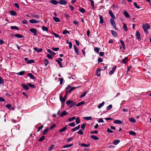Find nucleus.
<instances>
[{"label": "nucleus", "mask_w": 151, "mask_h": 151, "mask_svg": "<svg viewBox=\"0 0 151 151\" xmlns=\"http://www.w3.org/2000/svg\"><path fill=\"white\" fill-rule=\"evenodd\" d=\"M109 14L112 18V19H116L112 11L111 10H109Z\"/></svg>", "instance_id": "obj_8"}, {"label": "nucleus", "mask_w": 151, "mask_h": 151, "mask_svg": "<svg viewBox=\"0 0 151 151\" xmlns=\"http://www.w3.org/2000/svg\"><path fill=\"white\" fill-rule=\"evenodd\" d=\"M52 34L56 37H59L60 39L61 38V37L58 35L56 33L53 32Z\"/></svg>", "instance_id": "obj_43"}, {"label": "nucleus", "mask_w": 151, "mask_h": 151, "mask_svg": "<svg viewBox=\"0 0 151 151\" xmlns=\"http://www.w3.org/2000/svg\"><path fill=\"white\" fill-rule=\"evenodd\" d=\"M92 117L91 116L85 117L83 118L84 120H91L92 119Z\"/></svg>", "instance_id": "obj_38"}, {"label": "nucleus", "mask_w": 151, "mask_h": 151, "mask_svg": "<svg viewBox=\"0 0 151 151\" xmlns=\"http://www.w3.org/2000/svg\"><path fill=\"white\" fill-rule=\"evenodd\" d=\"M42 29L43 31H48V28L47 27H45L44 26H43L42 27Z\"/></svg>", "instance_id": "obj_45"}, {"label": "nucleus", "mask_w": 151, "mask_h": 151, "mask_svg": "<svg viewBox=\"0 0 151 151\" xmlns=\"http://www.w3.org/2000/svg\"><path fill=\"white\" fill-rule=\"evenodd\" d=\"M48 130L49 129L48 128H47L44 130L42 134L43 135L45 134L47 132Z\"/></svg>", "instance_id": "obj_49"}, {"label": "nucleus", "mask_w": 151, "mask_h": 151, "mask_svg": "<svg viewBox=\"0 0 151 151\" xmlns=\"http://www.w3.org/2000/svg\"><path fill=\"white\" fill-rule=\"evenodd\" d=\"M111 32L113 37H116L117 36V33L116 32L113 30H112L111 31Z\"/></svg>", "instance_id": "obj_19"}, {"label": "nucleus", "mask_w": 151, "mask_h": 151, "mask_svg": "<svg viewBox=\"0 0 151 151\" xmlns=\"http://www.w3.org/2000/svg\"><path fill=\"white\" fill-rule=\"evenodd\" d=\"M112 107V106L111 104H110L106 107L107 110H109L111 109Z\"/></svg>", "instance_id": "obj_61"}, {"label": "nucleus", "mask_w": 151, "mask_h": 151, "mask_svg": "<svg viewBox=\"0 0 151 151\" xmlns=\"http://www.w3.org/2000/svg\"><path fill=\"white\" fill-rule=\"evenodd\" d=\"M129 134L132 136H135L136 135V133L132 131H130L129 132Z\"/></svg>", "instance_id": "obj_35"}, {"label": "nucleus", "mask_w": 151, "mask_h": 151, "mask_svg": "<svg viewBox=\"0 0 151 151\" xmlns=\"http://www.w3.org/2000/svg\"><path fill=\"white\" fill-rule=\"evenodd\" d=\"M120 142L119 140L116 139L114 140L113 142V144L115 145H116Z\"/></svg>", "instance_id": "obj_36"}, {"label": "nucleus", "mask_w": 151, "mask_h": 151, "mask_svg": "<svg viewBox=\"0 0 151 151\" xmlns=\"http://www.w3.org/2000/svg\"><path fill=\"white\" fill-rule=\"evenodd\" d=\"M99 19H100V23L101 24H103L104 23V19L102 17V16L100 15H99Z\"/></svg>", "instance_id": "obj_26"}, {"label": "nucleus", "mask_w": 151, "mask_h": 151, "mask_svg": "<svg viewBox=\"0 0 151 151\" xmlns=\"http://www.w3.org/2000/svg\"><path fill=\"white\" fill-rule=\"evenodd\" d=\"M27 85L29 86L30 87H31L32 88H36V86L34 84H32L30 83H27Z\"/></svg>", "instance_id": "obj_23"}, {"label": "nucleus", "mask_w": 151, "mask_h": 151, "mask_svg": "<svg viewBox=\"0 0 151 151\" xmlns=\"http://www.w3.org/2000/svg\"><path fill=\"white\" fill-rule=\"evenodd\" d=\"M105 102L104 101H103L101 103L99 104L98 106V108L99 109H100L104 104Z\"/></svg>", "instance_id": "obj_40"}, {"label": "nucleus", "mask_w": 151, "mask_h": 151, "mask_svg": "<svg viewBox=\"0 0 151 151\" xmlns=\"http://www.w3.org/2000/svg\"><path fill=\"white\" fill-rule=\"evenodd\" d=\"M50 2L54 5H57L59 3L58 1L55 0H51L50 1Z\"/></svg>", "instance_id": "obj_11"}, {"label": "nucleus", "mask_w": 151, "mask_h": 151, "mask_svg": "<svg viewBox=\"0 0 151 151\" xmlns=\"http://www.w3.org/2000/svg\"><path fill=\"white\" fill-rule=\"evenodd\" d=\"M66 103L67 105L68 106L70 105V108L73 107L76 104V102H73V101H72L70 100H68L66 102Z\"/></svg>", "instance_id": "obj_2"}, {"label": "nucleus", "mask_w": 151, "mask_h": 151, "mask_svg": "<svg viewBox=\"0 0 151 151\" xmlns=\"http://www.w3.org/2000/svg\"><path fill=\"white\" fill-rule=\"evenodd\" d=\"M116 68V66H114L112 68L111 70H110V71L109 73V74L110 75H112L113 74L114 71H115V70Z\"/></svg>", "instance_id": "obj_10"}, {"label": "nucleus", "mask_w": 151, "mask_h": 151, "mask_svg": "<svg viewBox=\"0 0 151 151\" xmlns=\"http://www.w3.org/2000/svg\"><path fill=\"white\" fill-rule=\"evenodd\" d=\"M28 86L25 85L24 84L22 83L21 85V86L24 89L26 90H27L29 89V88Z\"/></svg>", "instance_id": "obj_13"}, {"label": "nucleus", "mask_w": 151, "mask_h": 151, "mask_svg": "<svg viewBox=\"0 0 151 151\" xmlns=\"http://www.w3.org/2000/svg\"><path fill=\"white\" fill-rule=\"evenodd\" d=\"M91 5L92 9H94V2L93 1H91Z\"/></svg>", "instance_id": "obj_59"}, {"label": "nucleus", "mask_w": 151, "mask_h": 151, "mask_svg": "<svg viewBox=\"0 0 151 151\" xmlns=\"http://www.w3.org/2000/svg\"><path fill=\"white\" fill-rule=\"evenodd\" d=\"M101 69L100 68H98L96 71V75L98 76H99L101 75Z\"/></svg>", "instance_id": "obj_12"}, {"label": "nucleus", "mask_w": 151, "mask_h": 151, "mask_svg": "<svg viewBox=\"0 0 151 151\" xmlns=\"http://www.w3.org/2000/svg\"><path fill=\"white\" fill-rule=\"evenodd\" d=\"M45 66H47V65L49 64V62L48 60L46 59H45Z\"/></svg>", "instance_id": "obj_54"}, {"label": "nucleus", "mask_w": 151, "mask_h": 151, "mask_svg": "<svg viewBox=\"0 0 151 151\" xmlns=\"http://www.w3.org/2000/svg\"><path fill=\"white\" fill-rule=\"evenodd\" d=\"M81 146H83L85 147H88L90 146V144L87 145L86 144L81 143Z\"/></svg>", "instance_id": "obj_48"}, {"label": "nucleus", "mask_w": 151, "mask_h": 151, "mask_svg": "<svg viewBox=\"0 0 151 151\" xmlns=\"http://www.w3.org/2000/svg\"><path fill=\"white\" fill-rule=\"evenodd\" d=\"M15 36L19 38H22L23 37V36L22 35L19 34H16L15 35Z\"/></svg>", "instance_id": "obj_42"}, {"label": "nucleus", "mask_w": 151, "mask_h": 151, "mask_svg": "<svg viewBox=\"0 0 151 151\" xmlns=\"http://www.w3.org/2000/svg\"><path fill=\"white\" fill-rule=\"evenodd\" d=\"M76 118L75 117L73 116L72 117H71L70 118L66 120V122H71L73 121Z\"/></svg>", "instance_id": "obj_22"}, {"label": "nucleus", "mask_w": 151, "mask_h": 151, "mask_svg": "<svg viewBox=\"0 0 151 151\" xmlns=\"http://www.w3.org/2000/svg\"><path fill=\"white\" fill-rule=\"evenodd\" d=\"M80 125H79L77 127L72 129H71L72 131V132H74V131H76L77 130L79 129L80 128Z\"/></svg>", "instance_id": "obj_24"}, {"label": "nucleus", "mask_w": 151, "mask_h": 151, "mask_svg": "<svg viewBox=\"0 0 151 151\" xmlns=\"http://www.w3.org/2000/svg\"><path fill=\"white\" fill-rule=\"evenodd\" d=\"M34 62V60H28L27 62V64H31V63H33Z\"/></svg>", "instance_id": "obj_57"}, {"label": "nucleus", "mask_w": 151, "mask_h": 151, "mask_svg": "<svg viewBox=\"0 0 151 151\" xmlns=\"http://www.w3.org/2000/svg\"><path fill=\"white\" fill-rule=\"evenodd\" d=\"M100 49L98 47H95L94 49V51L97 53H99Z\"/></svg>", "instance_id": "obj_41"}, {"label": "nucleus", "mask_w": 151, "mask_h": 151, "mask_svg": "<svg viewBox=\"0 0 151 151\" xmlns=\"http://www.w3.org/2000/svg\"><path fill=\"white\" fill-rule=\"evenodd\" d=\"M71 88V86L70 85H69L68 86V87L66 88V93H70L72 91L74 90L75 88V87H72L70 89H69V88Z\"/></svg>", "instance_id": "obj_3"}, {"label": "nucleus", "mask_w": 151, "mask_h": 151, "mask_svg": "<svg viewBox=\"0 0 151 151\" xmlns=\"http://www.w3.org/2000/svg\"><path fill=\"white\" fill-rule=\"evenodd\" d=\"M85 103L83 101H81V102L78 103L76 105V106L77 107H78L84 104Z\"/></svg>", "instance_id": "obj_33"}, {"label": "nucleus", "mask_w": 151, "mask_h": 151, "mask_svg": "<svg viewBox=\"0 0 151 151\" xmlns=\"http://www.w3.org/2000/svg\"><path fill=\"white\" fill-rule=\"evenodd\" d=\"M128 61V58L126 57L123 59L122 60V63L123 64H125L127 63Z\"/></svg>", "instance_id": "obj_14"}, {"label": "nucleus", "mask_w": 151, "mask_h": 151, "mask_svg": "<svg viewBox=\"0 0 151 151\" xmlns=\"http://www.w3.org/2000/svg\"><path fill=\"white\" fill-rule=\"evenodd\" d=\"M29 31L34 33V35L35 36L37 35V30L34 28H31L29 29Z\"/></svg>", "instance_id": "obj_5"}, {"label": "nucleus", "mask_w": 151, "mask_h": 151, "mask_svg": "<svg viewBox=\"0 0 151 151\" xmlns=\"http://www.w3.org/2000/svg\"><path fill=\"white\" fill-rule=\"evenodd\" d=\"M123 122H124V121L122 122L120 120L115 119L113 123H123Z\"/></svg>", "instance_id": "obj_55"}, {"label": "nucleus", "mask_w": 151, "mask_h": 151, "mask_svg": "<svg viewBox=\"0 0 151 151\" xmlns=\"http://www.w3.org/2000/svg\"><path fill=\"white\" fill-rule=\"evenodd\" d=\"M59 48L58 47H56V48H55V47H52V49L54 51H58L59 50Z\"/></svg>", "instance_id": "obj_64"}, {"label": "nucleus", "mask_w": 151, "mask_h": 151, "mask_svg": "<svg viewBox=\"0 0 151 151\" xmlns=\"http://www.w3.org/2000/svg\"><path fill=\"white\" fill-rule=\"evenodd\" d=\"M114 19L111 18L110 19V22L111 23V25L112 26H114L116 25V23H115V22L114 20Z\"/></svg>", "instance_id": "obj_17"}, {"label": "nucleus", "mask_w": 151, "mask_h": 151, "mask_svg": "<svg viewBox=\"0 0 151 151\" xmlns=\"http://www.w3.org/2000/svg\"><path fill=\"white\" fill-rule=\"evenodd\" d=\"M45 137L44 136H43L41 137L39 140V142H41L45 139Z\"/></svg>", "instance_id": "obj_51"}, {"label": "nucleus", "mask_w": 151, "mask_h": 151, "mask_svg": "<svg viewBox=\"0 0 151 151\" xmlns=\"http://www.w3.org/2000/svg\"><path fill=\"white\" fill-rule=\"evenodd\" d=\"M33 16L36 19L39 18L40 17V16L39 14H34L33 15Z\"/></svg>", "instance_id": "obj_63"}, {"label": "nucleus", "mask_w": 151, "mask_h": 151, "mask_svg": "<svg viewBox=\"0 0 151 151\" xmlns=\"http://www.w3.org/2000/svg\"><path fill=\"white\" fill-rule=\"evenodd\" d=\"M34 50H35V51L38 52H41L42 50V48L38 49L37 47H35L34 48Z\"/></svg>", "instance_id": "obj_28"}, {"label": "nucleus", "mask_w": 151, "mask_h": 151, "mask_svg": "<svg viewBox=\"0 0 151 151\" xmlns=\"http://www.w3.org/2000/svg\"><path fill=\"white\" fill-rule=\"evenodd\" d=\"M74 48V50L75 51V52L78 55H79V52H78V49L77 47L76 46V45H73Z\"/></svg>", "instance_id": "obj_18"}, {"label": "nucleus", "mask_w": 151, "mask_h": 151, "mask_svg": "<svg viewBox=\"0 0 151 151\" xmlns=\"http://www.w3.org/2000/svg\"><path fill=\"white\" fill-rule=\"evenodd\" d=\"M123 14L127 18H129L130 17V15L126 11H124L123 12Z\"/></svg>", "instance_id": "obj_15"}, {"label": "nucleus", "mask_w": 151, "mask_h": 151, "mask_svg": "<svg viewBox=\"0 0 151 151\" xmlns=\"http://www.w3.org/2000/svg\"><path fill=\"white\" fill-rule=\"evenodd\" d=\"M74 137H70L69 138H68L67 139V142H69L70 141L72 140L73 139H74Z\"/></svg>", "instance_id": "obj_52"}, {"label": "nucleus", "mask_w": 151, "mask_h": 151, "mask_svg": "<svg viewBox=\"0 0 151 151\" xmlns=\"http://www.w3.org/2000/svg\"><path fill=\"white\" fill-rule=\"evenodd\" d=\"M79 11L82 13H84L85 12V10L83 8H81L79 9Z\"/></svg>", "instance_id": "obj_50"}, {"label": "nucleus", "mask_w": 151, "mask_h": 151, "mask_svg": "<svg viewBox=\"0 0 151 151\" xmlns=\"http://www.w3.org/2000/svg\"><path fill=\"white\" fill-rule=\"evenodd\" d=\"M129 120L130 122L132 123H135L136 122V120L135 119L132 117L129 118Z\"/></svg>", "instance_id": "obj_31"}, {"label": "nucleus", "mask_w": 151, "mask_h": 151, "mask_svg": "<svg viewBox=\"0 0 151 151\" xmlns=\"http://www.w3.org/2000/svg\"><path fill=\"white\" fill-rule=\"evenodd\" d=\"M66 33H68V34H69V32L67 30H66V29H65V30H64L63 32V35H65V34H66Z\"/></svg>", "instance_id": "obj_58"}, {"label": "nucleus", "mask_w": 151, "mask_h": 151, "mask_svg": "<svg viewBox=\"0 0 151 151\" xmlns=\"http://www.w3.org/2000/svg\"><path fill=\"white\" fill-rule=\"evenodd\" d=\"M66 129L67 127H64L62 128V129H60V130L59 131V132L60 133H61L65 131L66 130Z\"/></svg>", "instance_id": "obj_47"}, {"label": "nucleus", "mask_w": 151, "mask_h": 151, "mask_svg": "<svg viewBox=\"0 0 151 151\" xmlns=\"http://www.w3.org/2000/svg\"><path fill=\"white\" fill-rule=\"evenodd\" d=\"M73 145V144H70L68 145H65L63 146V148H68L69 147Z\"/></svg>", "instance_id": "obj_34"}, {"label": "nucleus", "mask_w": 151, "mask_h": 151, "mask_svg": "<svg viewBox=\"0 0 151 151\" xmlns=\"http://www.w3.org/2000/svg\"><path fill=\"white\" fill-rule=\"evenodd\" d=\"M25 73V71H21L19 73H17V75H19L21 76L23 75Z\"/></svg>", "instance_id": "obj_37"}, {"label": "nucleus", "mask_w": 151, "mask_h": 151, "mask_svg": "<svg viewBox=\"0 0 151 151\" xmlns=\"http://www.w3.org/2000/svg\"><path fill=\"white\" fill-rule=\"evenodd\" d=\"M133 4L135 7L137 8L138 9L140 8V7L139 6L137 5V4L136 2H134L133 3Z\"/></svg>", "instance_id": "obj_53"}, {"label": "nucleus", "mask_w": 151, "mask_h": 151, "mask_svg": "<svg viewBox=\"0 0 151 151\" xmlns=\"http://www.w3.org/2000/svg\"><path fill=\"white\" fill-rule=\"evenodd\" d=\"M58 3L61 5H65L67 4L68 2L65 0H60L59 1Z\"/></svg>", "instance_id": "obj_7"}, {"label": "nucleus", "mask_w": 151, "mask_h": 151, "mask_svg": "<svg viewBox=\"0 0 151 151\" xmlns=\"http://www.w3.org/2000/svg\"><path fill=\"white\" fill-rule=\"evenodd\" d=\"M9 12L13 16H15L17 15V13L14 11H11Z\"/></svg>", "instance_id": "obj_39"}, {"label": "nucleus", "mask_w": 151, "mask_h": 151, "mask_svg": "<svg viewBox=\"0 0 151 151\" xmlns=\"http://www.w3.org/2000/svg\"><path fill=\"white\" fill-rule=\"evenodd\" d=\"M53 20L56 22H60V19L58 17H53Z\"/></svg>", "instance_id": "obj_21"}, {"label": "nucleus", "mask_w": 151, "mask_h": 151, "mask_svg": "<svg viewBox=\"0 0 151 151\" xmlns=\"http://www.w3.org/2000/svg\"><path fill=\"white\" fill-rule=\"evenodd\" d=\"M60 100L61 102L62 105H64L65 104V101L66 99L63 97L61 95H60Z\"/></svg>", "instance_id": "obj_4"}, {"label": "nucleus", "mask_w": 151, "mask_h": 151, "mask_svg": "<svg viewBox=\"0 0 151 151\" xmlns=\"http://www.w3.org/2000/svg\"><path fill=\"white\" fill-rule=\"evenodd\" d=\"M6 107L7 108L10 109L12 107V105L10 104H8L6 106Z\"/></svg>", "instance_id": "obj_62"}, {"label": "nucleus", "mask_w": 151, "mask_h": 151, "mask_svg": "<svg viewBox=\"0 0 151 151\" xmlns=\"http://www.w3.org/2000/svg\"><path fill=\"white\" fill-rule=\"evenodd\" d=\"M86 125V124L85 123H83V124L81 125V128L83 130H84V129Z\"/></svg>", "instance_id": "obj_56"}, {"label": "nucleus", "mask_w": 151, "mask_h": 151, "mask_svg": "<svg viewBox=\"0 0 151 151\" xmlns=\"http://www.w3.org/2000/svg\"><path fill=\"white\" fill-rule=\"evenodd\" d=\"M123 28L125 31L127 32L128 31L127 25L125 23H123Z\"/></svg>", "instance_id": "obj_30"}, {"label": "nucleus", "mask_w": 151, "mask_h": 151, "mask_svg": "<svg viewBox=\"0 0 151 151\" xmlns=\"http://www.w3.org/2000/svg\"><path fill=\"white\" fill-rule=\"evenodd\" d=\"M10 28L12 29H16L17 30H19V29L16 26H11Z\"/></svg>", "instance_id": "obj_44"}, {"label": "nucleus", "mask_w": 151, "mask_h": 151, "mask_svg": "<svg viewBox=\"0 0 151 151\" xmlns=\"http://www.w3.org/2000/svg\"><path fill=\"white\" fill-rule=\"evenodd\" d=\"M91 138L94 140H98L99 139V137L94 135H91Z\"/></svg>", "instance_id": "obj_27"}, {"label": "nucleus", "mask_w": 151, "mask_h": 151, "mask_svg": "<svg viewBox=\"0 0 151 151\" xmlns=\"http://www.w3.org/2000/svg\"><path fill=\"white\" fill-rule=\"evenodd\" d=\"M136 36L137 38V39L138 40H141V38L140 33L139 32H138V31H136Z\"/></svg>", "instance_id": "obj_9"}, {"label": "nucleus", "mask_w": 151, "mask_h": 151, "mask_svg": "<svg viewBox=\"0 0 151 151\" xmlns=\"http://www.w3.org/2000/svg\"><path fill=\"white\" fill-rule=\"evenodd\" d=\"M29 22L31 24H36L39 23L40 22V21L37 20H36L35 19H32L29 20Z\"/></svg>", "instance_id": "obj_6"}, {"label": "nucleus", "mask_w": 151, "mask_h": 151, "mask_svg": "<svg viewBox=\"0 0 151 151\" xmlns=\"http://www.w3.org/2000/svg\"><path fill=\"white\" fill-rule=\"evenodd\" d=\"M47 52L51 54V55H54L56 54V53L52 51L50 49H48L47 50Z\"/></svg>", "instance_id": "obj_25"}, {"label": "nucleus", "mask_w": 151, "mask_h": 151, "mask_svg": "<svg viewBox=\"0 0 151 151\" xmlns=\"http://www.w3.org/2000/svg\"><path fill=\"white\" fill-rule=\"evenodd\" d=\"M55 61L57 62L59 65V66L61 68H63V65L60 61L58 60H56Z\"/></svg>", "instance_id": "obj_32"}, {"label": "nucleus", "mask_w": 151, "mask_h": 151, "mask_svg": "<svg viewBox=\"0 0 151 151\" xmlns=\"http://www.w3.org/2000/svg\"><path fill=\"white\" fill-rule=\"evenodd\" d=\"M28 76L31 79H34L35 78L34 77L33 74L31 73H28L27 74Z\"/></svg>", "instance_id": "obj_16"}, {"label": "nucleus", "mask_w": 151, "mask_h": 151, "mask_svg": "<svg viewBox=\"0 0 151 151\" xmlns=\"http://www.w3.org/2000/svg\"><path fill=\"white\" fill-rule=\"evenodd\" d=\"M142 27L144 32L147 33H148V31L147 30L150 29V25L146 23L143 24L142 25Z\"/></svg>", "instance_id": "obj_1"}, {"label": "nucleus", "mask_w": 151, "mask_h": 151, "mask_svg": "<svg viewBox=\"0 0 151 151\" xmlns=\"http://www.w3.org/2000/svg\"><path fill=\"white\" fill-rule=\"evenodd\" d=\"M67 114V111L65 110H64L61 112L60 116V117H63L64 116L66 115Z\"/></svg>", "instance_id": "obj_20"}, {"label": "nucleus", "mask_w": 151, "mask_h": 151, "mask_svg": "<svg viewBox=\"0 0 151 151\" xmlns=\"http://www.w3.org/2000/svg\"><path fill=\"white\" fill-rule=\"evenodd\" d=\"M87 91H86L85 92H83L82 94L81 95L80 97L82 98L85 96L86 95V93Z\"/></svg>", "instance_id": "obj_60"}, {"label": "nucleus", "mask_w": 151, "mask_h": 151, "mask_svg": "<svg viewBox=\"0 0 151 151\" xmlns=\"http://www.w3.org/2000/svg\"><path fill=\"white\" fill-rule=\"evenodd\" d=\"M20 127V125L19 124H18L17 125L14 126L13 127V129H19Z\"/></svg>", "instance_id": "obj_46"}, {"label": "nucleus", "mask_w": 151, "mask_h": 151, "mask_svg": "<svg viewBox=\"0 0 151 151\" xmlns=\"http://www.w3.org/2000/svg\"><path fill=\"white\" fill-rule=\"evenodd\" d=\"M120 42L121 44L122 45V48L124 49H125V45L124 43L123 40H120Z\"/></svg>", "instance_id": "obj_29"}]
</instances>
